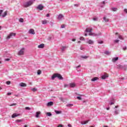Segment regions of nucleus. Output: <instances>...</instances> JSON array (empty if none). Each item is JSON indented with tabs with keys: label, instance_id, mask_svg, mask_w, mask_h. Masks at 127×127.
<instances>
[{
	"label": "nucleus",
	"instance_id": "6",
	"mask_svg": "<svg viewBox=\"0 0 127 127\" xmlns=\"http://www.w3.org/2000/svg\"><path fill=\"white\" fill-rule=\"evenodd\" d=\"M108 77H109V75H108V74L105 73L103 75L101 76V78L103 80H105V79H106V78H108Z\"/></svg>",
	"mask_w": 127,
	"mask_h": 127
},
{
	"label": "nucleus",
	"instance_id": "1",
	"mask_svg": "<svg viewBox=\"0 0 127 127\" xmlns=\"http://www.w3.org/2000/svg\"><path fill=\"white\" fill-rule=\"evenodd\" d=\"M56 77L60 79V80H63V77H62V76H61V74L59 73H55L54 74H53L52 77V79L53 80L54 79H55V78Z\"/></svg>",
	"mask_w": 127,
	"mask_h": 127
},
{
	"label": "nucleus",
	"instance_id": "20",
	"mask_svg": "<svg viewBox=\"0 0 127 127\" xmlns=\"http://www.w3.org/2000/svg\"><path fill=\"white\" fill-rule=\"evenodd\" d=\"M118 60H119V57H117L112 59V62H116Z\"/></svg>",
	"mask_w": 127,
	"mask_h": 127
},
{
	"label": "nucleus",
	"instance_id": "5",
	"mask_svg": "<svg viewBox=\"0 0 127 127\" xmlns=\"http://www.w3.org/2000/svg\"><path fill=\"white\" fill-rule=\"evenodd\" d=\"M37 8V9H39V10H43L44 7L43 6V5H42V4H39V5H38Z\"/></svg>",
	"mask_w": 127,
	"mask_h": 127
},
{
	"label": "nucleus",
	"instance_id": "30",
	"mask_svg": "<svg viewBox=\"0 0 127 127\" xmlns=\"http://www.w3.org/2000/svg\"><path fill=\"white\" fill-rule=\"evenodd\" d=\"M118 37H119V39H122V40H124V38L123 37H122V36L118 35Z\"/></svg>",
	"mask_w": 127,
	"mask_h": 127
},
{
	"label": "nucleus",
	"instance_id": "54",
	"mask_svg": "<svg viewBox=\"0 0 127 127\" xmlns=\"http://www.w3.org/2000/svg\"><path fill=\"white\" fill-rule=\"evenodd\" d=\"M124 11H125L126 13H127V9H124Z\"/></svg>",
	"mask_w": 127,
	"mask_h": 127
},
{
	"label": "nucleus",
	"instance_id": "2",
	"mask_svg": "<svg viewBox=\"0 0 127 127\" xmlns=\"http://www.w3.org/2000/svg\"><path fill=\"white\" fill-rule=\"evenodd\" d=\"M33 1H29L28 2H25L23 6H24V7H28L29 6H30V5L33 4Z\"/></svg>",
	"mask_w": 127,
	"mask_h": 127
},
{
	"label": "nucleus",
	"instance_id": "56",
	"mask_svg": "<svg viewBox=\"0 0 127 127\" xmlns=\"http://www.w3.org/2000/svg\"><path fill=\"white\" fill-rule=\"evenodd\" d=\"M80 67H81V64H79V65H78L76 68H80Z\"/></svg>",
	"mask_w": 127,
	"mask_h": 127
},
{
	"label": "nucleus",
	"instance_id": "4",
	"mask_svg": "<svg viewBox=\"0 0 127 127\" xmlns=\"http://www.w3.org/2000/svg\"><path fill=\"white\" fill-rule=\"evenodd\" d=\"M16 35V33H10L9 35L7 36V39H9L12 36H15Z\"/></svg>",
	"mask_w": 127,
	"mask_h": 127
},
{
	"label": "nucleus",
	"instance_id": "61",
	"mask_svg": "<svg viewBox=\"0 0 127 127\" xmlns=\"http://www.w3.org/2000/svg\"><path fill=\"white\" fill-rule=\"evenodd\" d=\"M105 3H106V2H105V1H103V4H105Z\"/></svg>",
	"mask_w": 127,
	"mask_h": 127
},
{
	"label": "nucleus",
	"instance_id": "64",
	"mask_svg": "<svg viewBox=\"0 0 127 127\" xmlns=\"http://www.w3.org/2000/svg\"><path fill=\"white\" fill-rule=\"evenodd\" d=\"M78 43H81V41H79L78 42Z\"/></svg>",
	"mask_w": 127,
	"mask_h": 127
},
{
	"label": "nucleus",
	"instance_id": "57",
	"mask_svg": "<svg viewBox=\"0 0 127 127\" xmlns=\"http://www.w3.org/2000/svg\"><path fill=\"white\" fill-rule=\"evenodd\" d=\"M78 4H74V6H78Z\"/></svg>",
	"mask_w": 127,
	"mask_h": 127
},
{
	"label": "nucleus",
	"instance_id": "44",
	"mask_svg": "<svg viewBox=\"0 0 127 127\" xmlns=\"http://www.w3.org/2000/svg\"><path fill=\"white\" fill-rule=\"evenodd\" d=\"M46 16L47 17H49V16H50V14L49 13H48V14H46Z\"/></svg>",
	"mask_w": 127,
	"mask_h": 127
},
{
	"label": "nucleus",
	"instance_id": "19",
	"mask_svg": "<svg viewBox=\"0 0 127 127\" xmlns=\"http://www.w3.org/2000/svg\"><path fill=\"white\" fill-rule=\"evenodd\" d=\"M20 87H26L27 85H26V83H24L23 82H21L20 84Z\"/></svg>",
	"mask_w": 127,
	"mask_h": 127
},
{
	"label": "nucleus",
	"instance_id": "32",
	"mask_svg": "<svg viewBox=\"0 0 127 127\" xmlns=\"http://www.w3.org/2000/svg\"><path fill=\"white\" fill-rule=\"evenodd\" d=\"M37 74L38 75H40V74H41V71L40 70V69H39L37 71Z\"/></svg>",
	"mask_w": 127,
	"mask_h": 127
},
{
	"label": "nucleus",
	"instance_id": "34",
	"mask_svg": "<svg viewBox=\"0 0 127 127\" xmlns=\"http://www.w3.org/2000/svg\"><path fill=\"white\" fill-rule=\"evenodd\" d=\"M80 40H85L84 37H80L79 38Z\"/></svg>",
	"mask_w": 127,
	"mask_h": 127
},
{
	"label": "nucleus",
	"instance_id": "43",
	"mask_svg": "<svg viewBox=\"0 0 127 127\" xmlns=\"http://www.w3.org/2000/svg\"><path fill=\"white\" fill-rule=\"evenodd\" d=\"M7 85H10V81H8L6 82Z\"/></svg>",
	"mask_w": 127,
	"mask_h": 127
},
{
	"label": "nucleus",
	"instance_id": "24",
	"mask_svg": "<svg viewBox=\"0 0 127 127\" xmlns=\"http://www.w3.org/2000/svg\"><path fill=\"white\" fill-rule=\"evenodd\" d=\"M111 10H112V11H117V10H118V8L112 7V8H111Z\"/></svg>",
	"mask_w": 127,
	"mask_h": 127
},
{
	"label": "nucleus",
	"instance_id": "37",
	"mask_svg": "<svg viewBox=\"0 0 127 127\" xmlns=\"http://www.w3.org/2000/svg\"><path fill=\"white\" fill-rule=\"evenodd\" d=\"M105 54H106V55H109L110 54V52L108 51H105Z\"/></svg>",
	"mask_w": 127,
	"mask_h": 127
},
{
	"label": "nucleus",
	"instance_id": "18",
	"mask_svg": "<svg viewBox=\"0 0 127 127\" xmlns=\"http://www.w3.org/2000/svg\"><path fill=\"white\" fill-rule=\"evenodd\" d=\"M7 15V11H5L2 15H1V16H2V17H5Z\"/></svg>",
	"mask_w": 127,
	"mask_h": 127
},
{
	"label": "nucleus",
	"instance_id": "12",
	"mask_svg": "<svg viewBox=\"0 0 127 127\" xmlns=\"http://www.w3.org/2000/svg\"><path fill=\"white\" fill-rule=\"evenodd\" d=\"M40 114H41L40 111L37 112L35 115L36 118H39V115H40Z\"/></svg>",
	"mask_w": 127,
	"mask_h": 127
},
{
	"label": "nucleus",
	"instance_id": "35",
	"mask_svg": "<svg viewBox=\"0 0 127 127\" xmlns=\"http://www.w3.org/2000/svg\"><path fill=\"white\" fill-rule=\"evenodd\" d=\"M19 21L20 22H23V18H20L19 19Z\"/></svg>",
	"mask_w": 127,
	"mask_h": 127
},
{
	"label": "nucleus",
	"instance_id": "11",
	"mask_svg": "<svg viewBox=\"0 0 127 127\" xmlns=\"http://www.w3.org/2000/svg\"><path fill=\"white\" fill-rule=\"evenodd\" d=\"M54 104L53 102L51 101L47 103V106L48 107H50L51 106H53Z\"/></svg>",
	"mask_w": 127,
	"mask_h": 127
},
{
	"label": "nucleus",
	"instance_id": "13",
	"mask_svg": "<svg viewBox=\"0 0 127 127\" xmlns=\"http://www.w3.org/2000/svg\"><path fill=\"white\" fill-rule=\"evenodd\" d=\"M93 29L92 28H86L85 30L86 32H92Z\"/></svg>",
	"mask_w": 127,
	"mask_h": 127
},
{
	"label": "nucleus",
	"instance_id": "33",
	"mask_svg": "<svg viewBox=\"0 0 127 127\" xmlns=\"http://www.w3.org/2000/svg\"><path fill=\"white\" fill-rule=\"evenodd\" d=\"M114 42H115V43H119V42H120V40H115L114 41Z\"/></svg>",
	"mask_w": 127,
	"mask_h": 127
},
{
	"label": "nucleus",
	"instance_id": "55",
	"mask_svg": "<svg viewBox=\"0 0 127 127\" xmlns=\"http://www.w3.org/2000/svg\"><path fill=\"white\" fill-rule=\"evenodd\" d=\"M5 61H9L10 59H6Z\"/></svg>",
	"mask_w": 127,
	"mask_h": 127
},
{
	"label": "nucleus",
	"instance_id": "38",
	"mask_svg": "<svg viewBox=\"0 0 127 127\" xmlns=\"http://www.w3.org/2000/svg\"><path fill=\"white\" fill-rule=\"evenodd\" d=\"M25 110H28L29 111H30V110H31V108L29 107H25Z\"/></svg>",
	"mask_w": 127,
	"mask_h": 127
},
{
	"label": "nucleus",
	"instance_id": "8",
	"mask_svg": "<svg viewBox=\"0 0 127 127\" xmlns=\"http://www.w3.org/2000/svg\"><path fill=\"white\" fill-rule=\"evenodd\" d=\"M20 116V114H17L16 113H14L13 114V115H12V119H14V118H16V117H18Z\"/></svg>",
	"mask_w": 127,
	"mask_h": 127
},
{
	"label": "nucleus",
	"instance_id": "42",
	"mask_svg": "<svg viewBox=\"0 0 127 127\" xmlns=\"http://www.w3.org/2000/svg\"><path fill=\"white\" fill-rule=\"evenodd\" d=\"M57 127H63V125H61V124H60Z\"/></svg>",
	"mask_w": 127,
	"mask_h": 127
},
{
	"label": "nucleus",
	"instance_id": "62",
	"mask_svg": "<svg viewBox=\"0 0 127 127\" xmlns=\"http://www.w3.org/2000/svg\"><path fill=\"white\" fill-rule=\"evenodd\" d=\"M118 107H119V106H115L116 109H117V108H118Z\"/></svg>",
	"mask_w": 127,
	"mask_h": 127
},
{
	"label": "nucleus",
	"instance_id": "60",
	"mask_svg": "<svg viewBox=\"0 0 127 127\" xmlns=\"http://www.w3.org/2000/svg\"><path fill=\"white\" fill-rule=\"evenodd\" d=\"M106 110H107V111H109V110H110V108H109V107H108V108H106Z\"/></svg>",
	"mask_w": 127,
	"mask_h": 127
},
{
	"label": "nucleus",
	"instance_id": "51",
	"mask_svg": "<svg viewBox=\"0 0 127 127\" xmlns=\"http://www.w3.org/2000/svg\"><path fill=\"white\" fill-rule=\"evenodd\" d=\"M123 50H124V51H126V50H127V47H125L123 48Z\"/></svg>",
	"mask_w": 127,
	"mask_h": 127
},
{
	"label": "nucleus",
	"instance_id": "39",
	"mask_svg": "<svg viewBox=\"0 0 127 127\" xmlns=\"http://www.w3.org/2000/svg\"><path fill=\"white\" fill-rule=\"evenodd\" d=\"M66 107H73V104H68Z\"/></svg>",
	"mask_w": 127,
	"mask_h": 127
},
{
	"label": "nucleus",
	"instance_id": "58",
	"mask_svg": "<svg viewBox=\"0 0 127 127\" xmlns=\"http://www.w3.org/2000/svg\"><path fill=\"white\" fill-rule=\"evenodd\" d=\"M114 102H111V103H110V105H111V106H112V105H114Z\"/></svg>",
	"mask_w": 127,
	"mask_h": 127
},
{
	"label": "nucleus",
	"instance_id": "3",
	"mask_svg": "<svg viewBox=\"0 0 127 127\" xmlns=\"http://www.w3.org/2000/svg\"><path fill=\"white\" fill-rule=\"evenodd\" d=\"M25 51V49L22 48L18 53V55L19 56H22V55H24V51Z\"/></svg>",
	"mask_w": 127,
	"mask_h": 127
},
{
	"label": "nucleus",
	"instance_id": "23",
	"mask_svg": "<svg viewBox=\"0 0 127 127\" xmlns=\"http://www.w3.org/2000/svg\"><path fill=\"white\" fill-rule=\"evenodd\" d=\"M67 49V47H65V46H63L61 48V50L62 51H65V50Z\"/></svg>",
	"mask_w": 127,
	"mask_h": 127
},
{
	"label": "nucleus",
	"instance_id": "28",
	"mask_svg": "<svg viewBox=\"0 0 127 127\" xmlns=\"http://www.w3.org/2000/svg\"><path fill=\"white\" fill-rule=\"evenodd\" d=\"M81 58H83V59H87V58H89L88 56H82L81 57Z\"/></svg>",
	"mask_w": 127,
	"mask_h": 127
},
{
	"label": "nucleus",
	"instance_id": "53",
	"mask_svg": "<svg viewBox=\"0 0 127 127\" xmlns=\"http://www.w3.org/2000/svg\"><path fill=\"white\" fill-rule=\"evenodd\" d=\"M67 126H68V127H72V125H71L70 124H68V125H67Z\"/></svg>",
	"mask_w": 127,
	"mask_h": 127
},
{
	"label": "nucleus",
	"instance_id": "45",
	"mask_svg": "<svg viewBox=\"0 0 127 127\" xmlns=\"http://www.w3.org/2000/svg\"><path fill=\"white\" fill-rule=\"evenodd\" d=\"M2 10H0V16H1V13H2Z\"/></svg>",
	"mask_w": 127,
	"mask_h": 127
},
{
	"label": "nucleus",
	"instance_id": "7",
	"mask_svg": "<svg viewBox=\"0 0 127 127\" xmlns=\"http://www.w3.org/2000/svg\"><path fill=\"white\" fill-rule=\"evenodd\" d=\"M29 33H30V34H35V31H34V29H30L29 30Z\"/></svg>",
	"mask_w": 127,
	"mask_h": 127
},
{
	"label": "nucleus",
	"instance_id": "15",
	"mask_svg": "<svg viewBox=\"0 0 127 127\" xmlns=\"http://www.w3.org/2000/svg\"><path fill=\"white\" fill-rule=\"evenodd\" d=\"M41 23H42V24H46L47 23H48V21L45 19V20H43L41 21Z\"/></svg>",
	"mask_w": 127,
	"mask_h": 127
},
{
	"label": "nucleus",
	"instance_id": "52",
	"mask_svg": "<svg viewBox=\"0 0 127 127\" xmlns=\"http://www.w3.org/2000/svg\"><path fill=\"white\" fill-rule=\"evenodd\" d=\"M67 87H68V85L67 84H64V88H67Z\"/></svg>",
	"mask_w": 127,
	"mask_h": 127
},
{
	"label": "nucleus",
	"instance_id": "48",
	"mask_svg": "<svg viewBox=\"0 0 127 127\" xmlns=\"http://www.w3.org/2000/svg\"><path fill=\"white\" fill-rule=\"evenodd\" d=\"M61 27H62V28H65V25H62L61 26Z\"/></svg>",
	"mask_w": 127,
	"mask_h": 127
},
{
	"label": "nucleus",
	"instance_id": "9",
	"mask_svg": "<svg viewBox=\"0 0 127 127\" xmlns=\"http://www.w3.org/2000/svg\"><path fill=\"white\" fill-rule=\"evenodd\" d=\"M89 35H90V36H92L93 35H94V36H97L98 35H101V33L100 34H95L93 33H89Z\"/></svg>",
	"mask_w": 127,
	"mask_h": 127
},
{
	"label": "nucleus",
	"instance_id": "40",
	"mask_svg": "<svg viewBox=\"0 0 127 127\" xmlns=\"http://www.w3.org/2000/svg\"><path fill=\"white\" fill-rule=\"evenodd\" d=\"M77 100H82V98H81V97H80V96H77Z\"/></svg>",
	"mask_w": 127,
	"mask_h": 127
},
{
	"label": "nucleus",
	"instance_id": "17",
	"mask_svg": "<svg viewBox=\"0 0 127 127\" xmlns=\"http://www.w3.org/2000/svg\"><path fill=\"white\" fill-rule=\"evenodd\" d=\"M90 122V120H87L86 121H82L81 122V125H86V124H88Z\"/></svg>",
	"mask_w": 127,
	"mask_h": 127
},
{
	"label": "nucleus",
	"instance_id": "31",
	"mask_svg": "<svg viewBox=\"0 0 127 127\" xmlns=\"http://www.w3.org/2000/svg\"><path fill=\"white\" fill-rule=\"evenodd\" d=\"M32 91L34 93H35V92H36L37 91V89L35 88H34L32 89Z\"/></svg>",
	"mask_w": 127,
	"mask_h": 127
},
{
	"label": "nucleus",
	"instance_id": "46",
	"mask_svg": "<svg viewBox=\"0 0 127 127\" xmlns=\"http://www.w3.org/2000/svg\"><path fill=\"white\" fill-rule=\"evenodd\" d=\"M7 96H10V95H11V92H8L7 93Z\"/></svg>",
	"mask_w": 127,
	"mask_h": 127
},
{
	"label": "nucleus",
	"instance_id": "59",
	"mask_svg": "<svg viewBox=\"0 0 127 127\" xmlns=\"http://www.w3.org/2000/svg\"><path fill=\"white\" fill-rule=\"evenodd\" d=\"M72 41H76V39H73L72 40Z\"/></svg>",
	"mask_w": 127,
	"mask_h": 127
},
{
	"label": "nucleus",
	"instance_id": "27",
	"mask_svg": "<svg viewBox=\"0 0 127 127\" xmlns=\"http://www.w3.org/2000/svg\"><path fill=\"white\" fill-rule=\"evenodd\" d=\"M47 115L48 117H51V116H52V114H51L50 112H48L47 113Z\"/></svg>",
	"mask_w": 127,
	"mask_h": 127
},
{
	"label": "nucleus",
	"instance_id": "29",
	"mask_svg": "<svg viewBox=\"0 0 127 127\" xmlns=\"http://www.w3.org/2000/svg\"><path fill=\"white\" fill-rule=\"evenodd\" d=\"M16 123H21V122H22V121L21 120H19V119H18V120H16L15 121Z\"/></svg>",
	"mask_w": 127,
	"mask_h": 127
},
{
	"label": "nucleus",
	"instance_id": "25",
	"mask_svg": "<svg viewBox=\"0 0 127 127\" xmlns=\"http://www.w3.org/2000/svg\"><path fill=\"white\" fill-rule=\"evenodd\" d=\"M103 19L106 22H108V21H109V19L107 18L106 17H104Z\"/></svg>",
	"mask_w": 127,
	"mask_h": 127
},
{
	"label": "nucleus",
	"instance_id": "36",
	"mask_svg": "<svg viewBox=\"0 0 127 127\" xmlns=\"http://www.w3.org/2000/svg\"><path fill=\"white\" fill-rule=\"evenodd\" d=\"M93 20H94V21H95V20H98V17H93Z\"/></svg>",
	"mask_w": 127,
	"mask_h": 127
},
{
	"label": "nucleus",
	"instance_id": "50",
	"mask_svg": "<svg viewBox=\"0 0 127 127\" xmlns=\"http://www.w3.org/2000/svg\"><path fill=\"white\" fill-rule=\"evenodd\" d=\"M119 114V112H118L117 111H115V115H118Z\"/></svg>",
	"mask_w": 127,
	"mask_h": 127
},
{
	"label": "nucleus",
	"instance_id": "22",
	"mask_svg": "<svg viewBox=\"0 0 127 127\" xmlns=\"http://www.w3.org/2000/svg\"><path fill=\"white\" fill-rule=\"evenodd\" d=\"M44 46H45L44 44H42L38 45V48H44Z\"/></svg>",
	"mask_w": 127,
	"mask_h": 127
},
{
	"label": "nucleus",
	"instance_id": "47",
	"mask_svg": "<svg viewBox=\"0 0 127 127\" xmlns=\"http://www.w3.org/2000/svg\"><path fill=\"white\" fill-rule=\"evenodd\" d=\"M11 107H12V106H16V103H14V104H11Z\"/></svg>",
	"mask_w": 127,
	"mask_h": 127
},
{
	"label": "nucleus",
	"instance_id": "49",
	"mask_svg": "<svg viewBox=\"0 0 127 127\" xmlns=\"http://www.w3.org/2000/svg\"><path fill=\"white\" fill-rule=\"evenodd\" d=\"M60 101H62V102H63V98L62 97L60 98Z\"/></svg>",
	"mask_w": 127,
	"mask_h": 127
},
{
	"label": "nucleus",
	"instance_id": "26",
	"mask_svg": "<svg viewBox=\"0 0 127 127\" xmlns=\"http://www.w3.org/2000/svg\"><path fill=\"white\" fill-rule=\"evenodd\" d=\"M55 112L57 115H59V114H61V113H62V111H58L57 110H55Z\"/></svg>",
	"mask_w": 127,
	"mask_h": 127
},
{
	"label": "nucleus",
	"instance_id": "21",
	"mask_svg": "<svg viewBox=\"0 0 127 127\" xmlns=\"http://www.w3.org/2000/svg\"><path fill=\"white\" fill-rule=\"evenodd\" d=\"M97 80H99V78L97 77H95L91 79V81L92 82H95V81H97Z\"/></svg>",
	"mask_w": 127,
	"mask_h": 127
},
{
	"label": "nucleus",
	"instance_id": "14",
	"mask_svg": "<svg viewBox=\"0 0 127 127\" xmlns=\"http://www.w3.org/2000/svg\"><path fill=\"white\" fill-rule=\"evenodd\" d=\"M87 43H88V44H94V41L92 40H89L87 42Z\"/></svg>",
	"mask_w": 127,
	"mask_h": 127
},
{
	"label": "nucleus",
	"instance_id": "63",
	"mask_svg": "<svg viewBox=\"0 0 127 127\" xmlns=\"http://www.w3.org/2000/svg\"><path fill=\"white\" fill-rule=\"evenodd\" d=\"M28 127L27 125L24 126V127Z\"/></svg>",
	"mask_w": 127,
	"mask_h": 127
},
{
	"label": "nucleus",
	"instance_id": "10",
	"mask_svg": "<svg viewBox=\"0 0 127 127\" xmlns=\"http://www.w3.org/2000/svg\"><path fill=\"white\" fill-rule=\"evenodd\" d=\"M69 86L70 88H74V87H76V84L75 83H69Z\"/></svg>",
	"mask_w": 127,
	"mask_h": 127
},
{
	"label": "nucleus",
	"instance_id": "41",
	"mask_svg": "<svg viewBox=\"0 0 127 127\" xmlns=\"http://www.w3.org/2000/svg\"><path fill=\"white\" fill-rule=\"evenodd\" d=\"M103 41H99V42H98V43H99V44H103Z\"/></svg>",
	"mask_w": 127,
	"mask_h": 127
},
{
	"label": "nucleus",
	"instance_id": "16",
	"mask_svg": "<svg viewBox=\"0 0 127 127\" xmlns=\"http://www.w3.org/2000/svg\"><path fill=\"white\" fill-rule=\"evenodd\" d=\"M63 17H64L63 15L60 14V15H59V16L58 17V20H60L61 19H62V18H63Z\"/></svg>",
	"mask_w": 127,
	"mask_h": 127
}]
</instances>
